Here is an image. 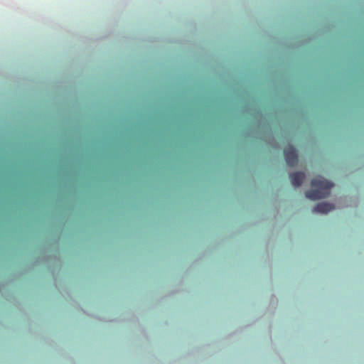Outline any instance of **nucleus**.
Listing matches in <instances>:
<instances>
[{
	"mask_svg": "<svg viewBox=\"0 0 364 364\" xmlns=\"http://www.w3.org/2000/svg\"><path fill=\"white\" fill-rule=\"evenodd\" d=\"M334 209V205L328 203H318L314 208L313 211L316 213H327Z\"/></svg>",
	"mask_w": 364,
	"mask_h": 364,
	"instance_id": "3",
	"label": "nucleus"
},
{
	"mask_svg": "<svg viewBox=\"0 0 364 364\" xmlns=\"http://www.w3.org/2000/svg\"><path fill=\"white\" fill-rule=\"evenodd\" d=\"M311 185L314 189L307 191L305 193L306 197L311 200L326 198L329 196L331 189L333 186V183L320 176L313 178Z\"/></svg>",
	"mask_w": 364,
	"mask_h": 364,
	"instance_id": "1",
	"label": "nucleus"
},
{
	"mask_svg": "<svg viewBox=\"0 0 364 364\" xmlns=\"http://www.w3.org/2000/svg\"><path fill=\"white\" fill-rule=\"evenodd\" d=\"M293 186H300L304 181L305 175L302 172H294L289 176Z\"/></svg>",
	"mask_w": 364,
	"mask_h": 364,
	"instance_id": "4",
	"label": "nucleus"
},
{
	"mask_svg": "<svg viewBox=\"0 0 364 364\" xmlns=\"http://www.w3.org/2000/svg\"><path fill=\"white\" fill-rule=\"evenodd\" d=\"M284 154L287 164L290 166H294L297 164L298 156L295 148L291 145H288L284 149Z\"/></svg>",
	"mask_w": 364,
	"mask_h": 364,
	"instance_id": "2",
	"label": "nucleus"
}]
</instances>
